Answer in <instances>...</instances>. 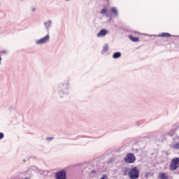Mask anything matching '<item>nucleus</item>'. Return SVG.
<instances>
[{"label":"nucleus","instance_id":"7ed1b4c3","mask_svg":"<svg viewBox=\"0 0 179 179\" xmlns=\"http://www.w3.org/2000/svg\"><path fill=\"white\" fill-rule=\"evenodd\" d=\"M48 41H50V34H47L45 36L36 40V44H37V45H43V44H47Z\"/></svg>","mask_w":179,"mask_h":179},{"label":"nucleus","instance_id":"f03ea898","mask_svg":"<svg viewBox=\"0 0 179 179\" xmlns=\"http://www.w3.org/2000/svg\"><path fill=\"white\" fill-rule=\"evenodd\" d=\"M125 163H135L136 157L134 153H128L124 158Z\"/></svg>","mask_w":179,"mask_h":179},{"label":"nucleus","instance_id":"4468645a","mask_svg":"<svg viewBox=\"0 0 179 179\" xmlns=\"http://www.w3.org/2000/svg\"><path fill=\"white\" fill-rule=\"evenodd\" d=\"M173 149H179V143H175L172 145Z\"/></svg>","mask_w":179,"mask_h":179},{"label":"nucleus","instance_id":"1a4fd4ad","mask_svg":"<svg viewBox=\"0 0 179 179\" xmlns=\"http://www.w3.org/2000/svg\"><path fill=\"white\" fill-rule=\"evenodd\" d=\"M110 12L115 15V16L118 15V10H117V8L113 7L110 8Z\"/></svg>","mask_w":179,"mask_h":179},{"label":"nucleus","instance_id":"2eb2a0df","mask_svg":"<svg viewBox=\"0 0 179 179\" xmlns=\"http://www.w3.org/2000/svg\"><path fill=\"white\" fill-rule=\"evenodd\" d=\"M160 37H171V35L169 33H164L160 35Z\"/></svg>","mask_w":179,"mask_h":179},{"label":"nucleus","instance_id":"6ab92c4d","mask_svg":"<svg viewBox=\"0 0 179 179\" xmlns=\"http://www.w3.org/2000/svg\"><path fill=\"white\" fill-rule=\"evenodd\" d=\"M36 10H37V8L36 7H33L31 8V12L34 13V12H36Z\"/></svg>","mask_w":179,"mask_h":179},{"label":"nucleus","instance_id":"f257e3e1","mask_svg":"<svg viewBox=\"0 0 179 179\" xmlns=\"http://www.w3.org/2000/svg\"><path fill=\"white\" fill-rule=\"evenodd\" d=\"M129 178L130 179L139 178V169H138L137 167H133L130 169Z\"/></svg>","mask_w":179,"mask_h":179},{"label":"nucleus","instance_id":"423d86ee","mask_svg":"<svg viewBox=\"0 0 179 179\" xmlns=\"http://www.w3.org/2000/svg\"><path fill=\"white\" fill-rule=\"evenodd\" d=\"M109 31L107 29H101L97 34V37H104L106 34H108Z\"/></svg>","mask_w":179,"mask_h":179},{"label":"nucleus","instance_id":"0eeeda50","mask_svg":"<svg viewBox=\"0 0 179 179\" xmlns=\"http://www.w3.org/2000/svg\"><path fill=\"white\" fill-rule=\"evenodd\" d=\"M52 21L51 20H48L44 22V26L47 30L48 34H49L50 27L52 26Z\"/></svg>","mask_w":179,"mask_h":179},{"label":"nucleus","instance_id":"6e6552de","mask_svg":"<svg viewBox=\"0 0 179 179\" xmlns=\"http://www.w3.org/2000/svg\"><path fill=\"white\" fill-rule=\"evenodd\" d=\"M159 179H169V176L166 173H159L158 175Z\"/></svg>","mask_w":179,"mask_h":179},{"label":"nucleus","instance_id":"39448f33","mask_svg":"<svg viewBox=\"0 0 179 179\" xmlns=\"http://www.w3.org/2000/svg\"><path fill=\"white\" fill-rule=\"evenodd\" d=\"M56 179H66V171L62 170L56 173Z\"/></svg>","mask_w":179,"mask_h":179},{"label":"nucleus","instance_id":"9b49d317","mask_svg":"<svg viewBox=\"0 0 179 179\" xmlns=\"http://www.w3.org/2000/svg\"><path fill=\"white\" fill-rule=\"evenodd\" d=\"M129 38L130 40H131V41H134V43H138V41H139V38L134 37L132 36H129Z\"/></svg>","mask_w":179,"mask_h":179},{"label":"nucleus","instance_id":"f8f14e48","mask_svg":"<svg viewBox=\"0 0 179 179\" xmlns=\"http://www.w3.org/2000/svg\"><path fill=\"white\" fill-rule=\"evenodd\" d=\"M130 171H131V169L127 168V169H125L124 171V174L125 176H129V173H130Z\"/></svg>","mask_w":179,"mask_h":179},{"label":"nucleus","instance_id":"aec40b11","mask_svg":"<svg viewBox=\"0 0 179 179\" xmlns=\"http://www.w3.org/2000/svg\"><path fill=\"white\" fill-rule=\"evenodd\" d=\"M3 136H4L3 133H0V139L3 138Z\"/></svg>","mask_w":179,"mask_h":179},{"label":"nucleus","instance_id":"ddd939ff","mask_svg":"<svg viewBox=\"0 0 179 179\" xmlns=\"http://www.w3.org/2000/svg\"><path fill=\"white\" fill-rule=\"evenodd\" d=\"M101 15H106V16H108V15L107 14V8H103L101 11H100Z\"/></svg>","mask_w":179,"mask_h":179},{"label":"nucleus","instance_id":"20e7f679","mask_svg":"<svg viewBox=\"0 0 179 179\" xmlns=\"http://www.w3.org/2000/svg\"><path fill=\"white\" fill-rule=\"evenodd\" d=\"M179 167V158L176 157L172 159L171 164L170 165V170L171 171H174V170H177Z\"/></svg>","mask_w":179,"mask_h":179},{"label":"nucleus","instance_id":"dca6fc26","mask_svg":"<svg viewBox=\"0 0 179 179\" xmlns=\"http://www.w3.org/2000/svg\"><path fill=\"white\" fill-rule=\"evenodd\" d=\"M106 51H108V45H105L103 49V52H106Z\"/></svg>","mask_w":179,"mask_h":179},{"label":"nucleus","instance_id":"4be33fe9","mask_svg":"<svg viewBox=\"0 0 179 179\" xmlns=\"http://www.w3.org/2000/svg\"><path fill=\"white\" fill-rule=\"evenodd\" d=\"M1 62H2V57L0 56V65H1Z\"/></svg>","mask_w":179,"mask_h":179},{"label":"nucleus","instance_id":"412c9836","mask_svg":"<svg viewBox=\"0 0 179 179\" xmlns=\"http://www.w3.org/2000/svg\"><path fill=\"white\" fill-rule=\"evenodd\" d=\"M47 141H52V138H47Z\"/></svg>","mask_w":179,"mask_h":179},{"label":"nucleus","instance_id":"f3484780","mask_svg":"<svg viewBox=\"0 0 179 179\" xmlns=\"http://www.w3.org/2000/svg\"><path fill=\"white\" fill-rule=\"evenodd\" d=\"M100 179H109L108 177H107V175L104 174L103 175Z\"/></svg>","mask_w":179,"mask_h":179},{"label":"nucleus","instance_id":"9d476101","mask_svg":"<svg viewBox=\"0 0 179 179\" xmlns=\"http://www.w3.org/2000/svg\"><path fill=\"white\" fill-rule=\"evenodd\" d=\"M120 57H121V52H116L113 55V58L114 59L120 58Z\"/></svg>","mask_w":179,"mask_h":179},{"label":"nucleus","instance_id":"5701e85b","mask_svg":"<svg viewBox=\"0 0 179 179\" xmlns=\"http://www.w3.org/2000/svg\"><path fill=\"white\" fill-rule=\"evenodd\" d=\"M24 179H30V178H24Z\"/></svg>","mask_w":179,"mask_h":179},{"label":"nucleus","instance_id":"a211bd4d","mask_svg":"<svg viewBox=\"0 0 179 179\" xmlns=\"http://www.w3.org/2000/svg\"><path fill=\"white\" fill-rule=\"evenodd\" d=\"M6 50H0V57L2 55V54H6Z\"/></svg>","mask_w":179,"mask_h":179},{"label":"nucleus","instance_id":"b1692460","mask_svg":"<svg viewBox=\"0 0 179 179\" xmlns=\"http://www.w3.org/2000/svg\"><path fill=\"white\" fill-rule=\"evenodd\" d=\"M66 1H70V0H66Z\"/></svg>","mask_w":179,"mask_h":179}]
</instances>
